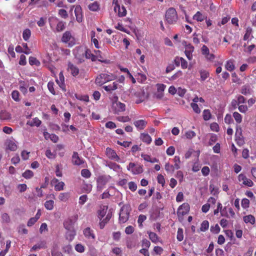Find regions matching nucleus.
Here are the masks:
<instances>
[{
    "instance_id": "1",
    "label": "nucleus",
    "mask_w": 256,
    "mask_h": 256,
    "mask_svg": "<svg viewBox=\"0 0 256 256\" xmlns=\"http://www.w3.org/2000/svg\"><path fill=\"white\" fill-rule=\"evenodd\" d=\"M116 76L110 72H107L100 74L96 78L95 82L97 85L102 86L104 84L114 80Z\"/></svg>"
},
{
    "instance_id": "2",
    "label": "nucleus",
    "mask_w": 256,
    "mask_h": 256,
    "mask_svg": "<svg viewBox=\"0 0 256 256\" xmlns=\"http://www.w3.org/2000/svg\"><path fill=\"white\" fill-rule=\"evenodd\" d=\"M165 18L168 24H175L178 20V14L176 9L174 8H169L166 12Z\"/></svg>"
},
{
    "instance_id": "3",
    "label": "nucleus",
    "mask_w": 256,
    "mask_h": 256,
    "mask_svg": "<svg viewBox=\"0 0 256 256\" xmlns=\"http://www.w3.org/2000/svg\"><path fill=\"white\" fill-rule=\"evenodd\" d=\"M190 210V205L187 202L182 204L178 207L177 211V214L180 222L182 221L184 219L183 216L189 212Z\"/></svg>"
},
{
    "instance_id": "4",
    "label": "nucleus",
    "mask_w": 256,
    "mask_h": 256,
    "mask_svg": "<svg viewBox=\"0 0 256 256\" xmlns=\"http://www.w3.org/2000/svg\"><path fill=\"white\" fill-rule=\"evenodd\" d=\"M130 210L128 206H123L120 210L119 214V222L120 223L126 222L129 218Z\"/></svg>"
},
{
    "instance_id": "5",
    "label": "nucleus",
    "mask_w": 256,
    "mask_h": 256,
    "mask_svg": "<svg viewBox=\"0 0 256 256\" xmlns=\"http://www.w3.org/2000/svg\"><path fill=\"white\" fill-rule=\"evenodd\" d=\"M75 58L78 60V63H82L86 60V48L82 47L78 48L74 52Z\"/></svg>"
},
{
    "instance_id": "6",
    "label": "nucleus",
    "mask_w": 256,
    "mask_h": 256,
    "mask_svg": "<svg viewBox=\"0 0 256 256\" xmlns=\"http://www.w3.org/2000/svg\"><path fill=\"white\" fill-rule=\"evenodd\" d=\"M111 177L110 176H100L96 180L97 188L98 191H102L105 187L106 184L110 181Z\"/></svg>"
},
{
    "instance_id": "7",
    "label": "nucleus",
    "mask_w": 256,
    "mask_h": 256,
    "mask_svg": "<svg viewBox=\"0 0 256 256\" xmlns=\"http://www.w3.org/2000/svg\"><path fill=\"white\" fill-rule=\"evenodd\" d=\"M61 40L62 42L68 44V46L70 47H72L75 44L74 38L69 31H66L64 33Z\"/></svg>"
},
{
    "instance_id": "8",
    "label": "nucleus",
    "mask_w": 256,
    "mask_h": 256,
    "mask_svg": "<svg viewBox=\"0 0 256 256\" xmlns=\"http://www.w3.org/2000/svg\"><path fill=\"white\" fill-rule=\"evenodd\" d=\"M127 169L131 171L133 174H138L143 172L142 166L136 164L134 162H130L127 166Z\"/></svg>"
},
{
    "instance_id": "9",
    "label": "nucleus",
    "mask_w": 256,
    "mask_h": 256,
    "mask_svg": "<svg viewBox=\"0 0 256 256\" xmlns=\"http://www.w3.org/2000/svg\"><path fill=\"white\" fill-rule=\"evenodd\" d=\"M238 178V182H242V184L245 186L252 187L254 184L253 182L250 179L247 178L243 174H240Z\"/></svg>"
},
{
    "instance_id": "10",
    "label": "nucleus",
    "mask_w": 256,
    "mask_h": 256,
    "mask_svg": "<svg viewBox=\"0 0 256 256\" xmlns=\"http://www.w3.org/2000/svg\"><path fill=\"white\" fill-rule=\"evenodd\" d=\"M134 96L136 98V103L138 104L143 102L147 98L148 94L144 92V90H140L134 94Z\"/></svg>"
},
{
    "instance_id": "11",
    "label": "nucleus",
    "mask_w": 256,
    "mask_h": 256,
    "mask_svg": "<svg viewBox=\"0 0 256 256\" xmlns=\"http://www.w3.org/2000/svg\"><path fill=\"white\" fill-rule=\"evenodd\" d=\"M83 234L84 236L88 240H94L96 239V235L92 229L88 227L83 230Z\"/></svg>"
},
{
    "instance_id": "12",
    "label": "nucleus",
    "mask_w": 256,
    "mask_h": 256,
    "mask_svg": "<svg viewBox=\"0 0 256 256\" xmlns=\"http://www.w3.org/2000/svg\"><path fill=\"white\" fill-rule=\"evenodd\" d=\"M117 10H118V14L119 17H124L126 16L127 14V11L126 8L124 6L120 8L118 2L116 1V2L115 3L114 10L116 12Z\"/></svg>"
},
{
    "instance_id": "13",
    "label": "nucleus",
    "mask_w": 256,
    "mask_h": 256,
    "mask_svg": "<svg viewBox=\"0 0 256 256\" xmlns=\"http://www.w3.org/2000/svg\"><path fill=\"white\" fill-rule=\"evenodd\" d=\"M113 108H114V113L118 114L126 110V105L120 102H116L113 104Z\"/></svg>"
},
{
    "instance_id": "14",
    "label": "nucleus",
    "mask_w": 256,
    "mask_h": 256,
    "mask_svg": "<svg viewBox=\"0 0 256 256\" xmlns=\"http://www.w3.org/2000/svg\"><path fill=\"white\" fill-rule=\"evenodd\" d=\"M51 184L54 186L56 191H60L64 190V183L63 182H59L56 178H54L51 180Z\"/></svg>"
},
{
    "instance_id": "15",
    "label": "nucleus",
    "mask_w": 256,
    "mask_h": 256,
    "mask_svg": "<svg viewBox=\"0 0 256 256\" xmlns=\"http://www.w3.org/2000/svg\"><path fill=\"white\" fill-rule=\"evenodd\" d=\"M133 124L138 130H142L146 128L148 122L144 120H134Z\"/></svg>"
},
{
    "instance_id": "16",
    "label": "nucleus",
    "mask_w": 256,
    "mask_h": 256,
    "mask_svg": "<svg viewBox=\"0 0 256 256\" xmlns=\"http://www.w3.org/2000/svg\"><path fill=\"white\" fill-rule=\"evenodd\" d=\"M106 154L107 156L112 160H115L118 162L120 158L116 154V152L110 148H106Z\"/></svg>"
},
{
    "instance_id": "17",
    "label": "nucleus",
    "mask_w": 256,
    "mask_h": 256,
    "mask_svg": "<svg viewBox=\"0 0 256 256\" xmlns=\"http://www.w3.org/2000/svg\"><path fill=\"white\" fill-rule=\"evenodd\" d=\"M194 51V47L190 44H186L185 46L184 53L188 60L192 59V52Z\"/></svg>"
},
{
    "instance_id": "18",
    "label": "nucleus",
    "mask_w": 256,
    "mask_h": 256,
    "mask_svg": "<svg viewBox=\"0 0 256 256\" xmlns=\"http://www.w3.org/2000/svg\"><path fill=\"white\" fill-rule=\"evenodd\" d=\"M74 14L76 17V20L78 22H80L82 21V8L80 5L76 6L74 10Z\"/></svg>"
},
{
    "instance_id": "19",
    "label": "nucleus",
    "mask_w": 256,
    "mask_h": 256,
    "mask_svg": "<svg viewBox=\"0 0 256 256\" xmlns=\"http://www.w3.org/2000/svg\"><path fill=\"white\" fill-rule=\"evenodd\" d=\"M72 162L76 166H80L84 163V160L78 156L77 152H74L72 156Z\"/></svg>"
},
{
    "instance_id": "20",
    "label": "nucleus",
    "mask_w": 256,
    "mask_h": 256,
    "mask_svg": "<svg viewBox=\"0 0 256 256\" xmlns=\"http://www.w3.org/2000/svg\"><path fill=\"white\" fill-rule=\"evenodd\" d=\"M68 70L74 76H78L79 74L78 68L71 62L68 64Z\"/></svg>"
},
{
    "instance_id": "21",
    "label": "nucleus",
    "mask_w": 256,
    "mask_h": 256,
    "mask_svg": "<svg viewBox=\"0 0 256 256\" xmlns=\"http://www.w3.org/2000/svg\"><path fill=\"white\" fill-rule=\"evenodd\" d=\"M243 220L246 224L254 225L256 223V218L252 214H248L243 216Z\"/></svg>"
},
{
    "instance_id": "22",
    "label": "nucleus",
    "mask_w": 256,
    "mask_h": 256,
    "mask_svg": "<svg viewBox=\"0 0 256 256\" xmlns=\"http://www.w3.org/2000/svg\"><path fill=\"white\" fill-rule=\"evenodd\" d=\"M74 222L70 218H68L64 222V226L66 230H72L74 228Z\"/></svg>"
},
{
    "instance_id": "23",
    "label": "nucleus",
    "mask_w": 256,
    "mask_h": 256,
    "mask_svg": "<svg viewBox=\"0 0 256 256\" xmlns=\"http://www.w3.org/2000/svg\"><path fill=\"white\" fill-rule=\"evenodd\" d=\"M112 215V212H108L106 218L100 220V229L104 228L106 224L111 218Z\"/></svg>"
},
{
    "instance_id": "24",
    "label": "nucleus",
    "mask_w": 256,
    "mask_h": 256,
    "mask_svg": "<svg viewBox=\"0 0 256 256\" xmlns=\"http://www.w3.org/2000/svg\"><path fill=\"white\" fill-rule=\"evenodd\" d=\"M76 235V232L74 229L67 230L66 234V238L69 242H72Z\"/></svg>"
},
{
    "instance_id": "25",
    "label": "nucleus",
    "mask_w": 256,
    "mask_h": 256,
    "mask_svg": "<svg viewBox=\"0 0 256 256\" xmlns=\"http://www.w3.org/2000/svg\"><path fill=\"white\" fill-rule=\"evenodd\" d=\"M233 60H230L226 62L225 64V68L226 70L230 72H232L236 68L234 62Z\"/></svg>"
},
{
    "instance_id": "26",
    "label": "nucleus",
    "mask_w": 256,
    "mask_h": 256,
    "mask_svg": "<svg viewBox=\"0 0 256 256\" xmlns=\"http://www.w3.org/2000/svg\"><path fill=\"white\" fill-rule=\"evenodd\" d=\"M148 234L149 236L150 239L151 240V241L154 243L156 244L158 242H162L160 240V238L154 232H148Z\"/></svg>"
},
{
    "instance_id": "27",
    "label": "nucleus",
    "mask_w": 256,
    "mask_h": 256,
    "mask_svg": "<svg viewBox=\"0 0 256 256\" xmlns=\"http://www.w3.org/2000/svg\"><path fill=\"white\" fill-rule=\"evenodd\" d=\"M118 83L116 82L108 86H104L103 88L108 92H112L118 88Z\"/></svg>"
},
{
    "instance_id": "28",
    "label": "nucleus",
    "mask_w": 256,
    "mask_h": 256,
    "mask_svg": "<svg viewBox=\"0 0 256 256\" xmlns=\"http://www.w3.org/2000/svg\"><path fill=\"white\" fill-rule=\"evenodd\" d=\"M108 208V206H104L100 208V210H98V218L100 220H101L102 218L104 217V216L106 215Z\"/></svg>"
},
{
    "instance_id": "29",
    "label": "nucleus",
    "mask_w": 256,
    "mask_h": 256,
    "mask_svg": "<svg viewBox=\"0 0 256 256\" xmlns=\"http://www.w3.org/2000/svg\"><path fill=\"white\" fill-rule=\"evenodd\" d=\"M56 83L58 84V86L64 91H66V90L64 88V77L63 75V74L62 72H60L59 74V80H56Z\"/></svg>"
},
{
    "instance_id": "30",
    "label": "nucleus",
    "mask_w": 256,
    "mask_h": 256,
    "mask_svg": "<svg viewBox=\"0 0 256 256\" xmlns=\"http://www.w3.org/2000/svg\"><path fill=\"white\" fill-rule=\"evenodd\" d=\"M42 124L41 120H40L38 118H33L32 120L28 121L26 124L31 126H39Z\"/></svg>"
},
{
    "instance_id": "31",
    "label": "nucleus",
    "mask_w": 256,
    "mask_h": 256,
    "mask_svg": "<svg viewBox=\"0 0 256 256\" xmlns=\"http://www.w3.org/2000/svg\"><path fill=\"white\" fill-rule=\"evenodd\" d=\"M140 138L143 142H146L147 144H150L152 142V138L148 134H141Z\"/></svg>"
},
{
    "instance_id": "32",
    "label": "nucleus",
    "mask_w": 256,
    "mask_h": 256,
    "mask_svg": "<svg viewBox=\"0 0 256 256\" xmlns=\"http://www.w3.org/2000/svg\"><path fill=\"white\" fill-rule=\"evenodd\" d=\"M252 30L250 27H248L246 30V33L244 36V40H248L253 38L252 36Z\"/></svg>"
},
{
    "instance_id": "33",
    "label": "nucleus",
    "mask_w": 256,
    "mask_h": 256,
    "mask_svg": "<svg viewBox=\"0 0 256 256\" xmlns=\"http://www.w3.org/2000/svg\"><path fill=\"white\" fill-rule=\"evenodd\" d=\"M240 92L244 95L248 96L251 94V90L248 85L243 86L240 90Z\"/></svg>"
},
{
    "instance_id": "34",
    "label": "nucleus",
    "mask_w": 256,
    "mask_h": 256,
    "mask_svg": "<svg viewBox=\"0 0 256 256\" xmlns=\"http://www.w3.org/2000/svg\"><path fill=\"white\" fill-rule=\"evenodd\" d=\"M46 242L44 241H42L34 245L30 250V251L36 250L41 248H46Z\"/></svg>"
},
{
    "instance_id": "35",
    "label": "nucleus",
    "mask_w": 256,
    "mask_h": 256,
    "mask_svg": "<svg viewBox=\"0 0 256 256\" xmlns=\"http://www.w3.org/2000/svg\"><path fill=\"white\" fill-rule=\"evenodd\" d=\"M206 18L204 15L202 14L200 12L198 11L193 16V19L198 22H202Z\"/></svg>"
},
{
    "instance_id": "36",
    "label": "nucleus",
    "mask_w": 256,
    "mask_h": 256,
    "mask_svg": "<svg viewBox=\"0 0 256 256\" xmlns=\"http://www.w3.org/2000/svg\"><path fill=\"white\" fill-rule=\"evenodd\" d=\"M217 208L220 211V215L224 216L226 218H228L229 216L228 212H224V210H226V207L222 208V204L220 202H218L217 204Z\"/></svg>"
},
{
    "instance_id": "37",
    "label": "nucleus",
    "mask_w": 256,
    "mask_h": 256,
    "mask_svg": "<svg viewBox=\"0 0 256 256\" xmlns=\"http://www.w3.org/2000/svg\"><path fill=\"white\" fill-rule=\"evenodd\" d=\"M86 59H90L92 61L95 62L96 60V55L92 54L91 51L86 48V55H85Z\"/></svg>"
},
{
    "instance_id": "38",
    "label": "nucleus",
    "mask_w": 256,
    "mask_h": 256,
    "mask_svg": "<svg viewBox=\"0 0 256 256\" xmlns=\"http://www.w3.org/2000/svg\"><path fill=\"white\" fill-rule=\"evenodd\" d=\"M7 148L11 151H15L17 149V145L14 142L10 140L8 142Z\"/></svg>"
},
{
    "instance_id": "39",
    "label": "nucleus",
    "mask_w": 256,
    "mask_h": 256,
    "mask_svg": "<svg viewBox=\"0 0 256 256\" xmlns=\"http://www.w3.org/2000/svg\"><path fill=\"white\" fill-rule=\"evenodd\" d=\"M31 36V31L28 28L25 29L22 33V38L25 41H28Z\"/></svg>"
},
{
    "instance_id": "40",
    "label": "nucleus",
    "mask_w": 256,
    "mask_h": 256,
    "mask_svg": "<svg viewBox=\"0 0 256 256\" xmlns=\"http://www.w3.org/2000/svg\"><path fill=\"white\" fill-rule=\"evenodd\" d=\"M29 64L31 66L35 65L36 66H40V62L34 56H30L29 58Z\"/></svg>"
},
{
    "instance_id": "41",
    "label": "nucleus",
    "mask_w": 256,
    "mask_h": 256,
    "mask_svg": "<svg viewBox=\"0 0 256 256\" xmlns=\"http://www.w3.org/2000/svg\"><path fill=\"white\" fill-rule=\"evenodd\" d=\"M70 197L68 192H62L58 196V198L61 201L66 202Z\"/></svg>"
},
{
    "instance_id": "42",
    "label": "nucleus",
    "mask_w": 256,
    "mask_h": 256,
    "mask_svg": "<svg viewBox=\"0 0 256 256\" xmlns=\"http://www.w3.org/2000/svg\"><path fill=\"white\" fill-rule=\"evenodd\" d=\"M54 202L52 200H47L44 203V207L48 210H52L54 208Z\"/></svg>"
},
{
    "instance_id": "43",
    "label": "nucleus",
    "mask_w": 256,
    "mask_h": 256,
    "mask_svg": "<svg viewBox=\"0 0 256 256\" xmlns=\"http://www.w3.org/2000/svg\"><path fill=\"white\" fill-rule=\"evenodd\" d=\"M209 222L208 220H204L201 224L200 230L202 232H206L208 229Z\"/></svg>"
},
{
    "instance_id": "44",
    "label": "nucleus",
    "mask_w": 256,
    "mask_h": 256,
    "mask_svg": "<svg viewBox=\"0 0 256 256\" xmlns=\"http://www.w3.org/2000/svg\"><path fill=\"white\" fill-rule=\"evenodd\" d=\"M220 227L218 225V224H216L215 225L212 226L210 228V232L214 234H218L220 232Z\"/></svg>"
},
{
    "instance_id": "45",
    "label": "nucleus",
    "mask_w": 256,
    "mask_h": 256,
    "mask_svg": "<svg viewBox=\"0 0 256 256\" xmlns=\"http://www.w3.org/2000/svg\"><path fill=\"white\" fill-rule=\"evenodd\" d=\"M176 238L179 242H182L184 240L183 229L182 228H178Z\"/></svg>"
},
{
    "instance_id": "46",
    "label": "nucleus",
    "mask_w": 256,
    "mask_h": 256,
    "mask_svg": "<svg viewBox=\"0 0 256 256\" xmlns=\"http://www.w3.org/2000/svg\"><path fill=\"white\" fill-rule=\"evenodd\" d=\"M233 116L238 124H240L242 122V116L238 112H234L233 113Z\"/></svg>"
},
{
    "instance_id": "47",
    "label": "nucleus",
    "mask_w": 256,
    "mask_h": 256,
    "mask_svg": "<svg viewBox=\"0 0 256 256\" xmlns=\"http://www.w3.org/2000/svg\"><path fill=\"white\" fill-rule=\"evenodd\" d=\"M210 193L213 195L218 194V188L214 184H210Z\"/></svg>"
},
{
    "instance_id": "48",
    "label": "nucleus",
    "mask_w": 256,
    "mask_h": 256,
    "mask_svg": "<svg viewBox=\"0 0 256 256\" xmlns=\"http://www.w3.org/2000/svg\"><path fill=\"white\" fill-rule=\"evenodd\" d=\"M146 216L144 214H140L138 216V226L140 228H142V222L146 220Z\"/></svg>"
},
{
    "instance_id": "49",
    "label": "nucleus",
    "mask_w": 256,
    "mask_h": 256,
    "mask_svg": "<svg viewBox=\"0 0 256 256\" xmlns=\"http://www.w3.org/2000/svg\"><path fill=\"white\" fill-rule=\"evenodd\" d=\"M211 114L209 110H204L203 112V118L204 120H208L211 118Z\"/></svg>"
},
{
    "instance_id": "50",
    "label": "nucleus",
    "mask_w": 256,
    "mask_h": 256,
    "mask_svg": "<svg viewBox=\"0 0 256 256\" xmlns=\"http://www.w3.org/2000/svg\"><path fill=\"white\" fill-rule=\"evenodd\" d=\"M250 204V200L248 198H244L242 199V202H241V204H242V207L243 208L246 209L248 208H249Z\"/></svg>"
},
{
    "instance_id": "51",
    "label": "nucleus",
    "mask_w": 256,
    "mask_h": 256,
    "mask_svg": "<svg viewBox=\"0 0 256 256\" xmlns=\"http://www.w3.org/2000/svg\"><path fill=\"white\" fill-rule=\"evenodd\" d=\"M22 176L25 178H30L34 176V172L30 170H26L22 174Z\"/></svg>"
},
{
    "instance_id": "52",
    "label": "nucleus",
    "mask_w": 256,
    "mask_h": 256,
    "mask_svg": "<svg viewBox=\"0 0 256 256\" xmlns=\"http://www.w3.org/2000/svg\"><path fill=\"white\" fill-rule=\"evenodd\" d=\"M88 8L90 10L95 12L99 9V4L97 2H94L89 4Z\"/></svg>"
},
{
    "instance_id": "53",
    "label": "nucleus",
    "mask_w": 256,
    "mask_h": 256,
    "mask_svg": "<svg viewBox=\"0 0 256 256\" xmlns=\"http://www.w3.org/2000/svg\"><path fill=\"white\" fill-rule=\"evenodd\" d=\"M48 88L52 94L53 95L56 94V91L54 88V82H48Z\"/></svg>"
},
{
    "instance_id": "54",
    "label": "nucleus",
    "mask_w": 256,
    "mask_h": 256,
    "mask_svg": "<svg viewBox=\"0 0 256 256\" xmlns=\"http://www.w3.org/2000/svg\"><path fill=\"white\" fill-rule=\"evenodd\" d=\"M200 78L202 81L205 80L208 76L209 73L206 70H200Z\"/></svg>"
},
{
    "instance_id": "55",
    "label": "nucleus",
    "mask_w": 256,
    "mask_h": 256,
    "mask_svg": "<svg viewBox=\"0 0 256 256\" xmlns=\"http://www.w3.org/2000/svg\"><path fill=\"white\" fill-rule=\"evenodd\" d=\"M116 120L120 122H126L130 120L128 116H119L116 118Z\"/></svg>"
},
{
    "instance_id": "56",
    "label": "nucleus",
    "mask_w": 256,
    "mask_h": 256,
    "mask_svg": "<svg viewBox=\"0 0 256 256\" xmlns=\"http://www.w3.org/2000/svg\"><path fill=\"white\" fill-rule=\"evenodd\" d=\"M174 166L176 170H178L180 168V158L178 156H175L174 158Z\"/></svg>"
},
{
    "instance_id": "57",
    "label": "nucleus",
    "mask_w": 256,
    "mask_h": 256,
    "mask_svg": "<svg viewBox=\"0 0 256 256\" xmlns=\"http://www.w3.org/2000/svg\"><path fill=\"white\" fill-rule=\"evenodd\" d=\"M64 28H65L64 23L62 21L59 22L58 23V24L56 25V30L57 32H59L62 31Z\"/></svg>"
},
{
    "instance_id": "58",
    "label": "nucleus",
    "mask_w": 256,
    "mask_h": 256,
    "mask_svg": "<svg viewBox=\"0 0 256 256\" xmlns=\"http://www.w3.org/2000/svg\"><path fill=\"white\" fill-rule=\"evenodd\" d=\"M82 176L85 178H89L91 176L90 171L88 169H83L81 171Z\"/></svg>"
},
{
    "instance_id": "59",
    "label": "nucleus",
    "mask_w": 256,
    "mask_h": 256,
    "mask_svg": "<svg viewBox=\"0 0 256 256\" xmlns=\"http://www.w3.org/2000/svg\"><path fill=\"white\" fill-rule=\"evenodd\" d=\"M0 116L1 119L4 120H8L10 119V118H11L10 114L8 112H2L0 114Z\"/></svg>"
},
{
    "instance_id": "60",
    "label": "nucleus",
    "mask_w": 256,
    "mask_h": 256,
    "mask_svg": "<svg viewBox=\"0 0 256 256\" xmlns=\"http://www.w3.org/2000/svg\"><path fill=\"white\" fill-rule=\"evenodd\" d=\"M176 168L173 165L166 163L165 164V170L167 172H173Z\"/></svg>"
},
{
    "instance_id": "61",
    "label": "nucleus",
    "mask_w": 256,
    "mask_h": 256,
    "mask_svg": "<svg viewBox=\"0 0 256 256\" xmlns=\"http://www.w3.org/2000/svg\"><path fill=\"white\" fill-rule=\"evenodd\" d=\"M128 186L129 189L132 191L134 192L137 189V185L134 182H130L128 183Z\"/></svg>"
},
{
    "instance_id": "62",
    "label": "nucleus",
    "mask_w": 256,
    "mask_h": 256,
    "mask_svg": "<svg viewBox=\"0 0 256 256\" xmlns=\"http://www.w3.org/2000/svg\"><path fill=\"white\" fill-rule=\"evenodd\" d=\"M75 250L78 252H83L85 250V248L84 246L82 244H78L76 245Z\"/></svg>"
},
{
    "instance_id": "63",
    "label": "nucleus",
    "mask_w": 256,
    "mask_h": 256,
    "mask_svg": "<svg viewBox=\"0 0 256 256\" xmlns=\"http://www.w3.org/2000/svg\"><path fill=\"white\" fill-rule=\"evenodd\" d=\"M190 106L192 108L193 110L196 114H200V108L198 104L196 103H191Z\"/></svg>"
},
{
    "instance_id": "64",
    "label": "nucleus",
    "mask_w": 256,
    "mask_h": 256,
    "mask_svg": "<svg viewBox=\"0 0 256 256\" xmlns=\"http://www.w3.org/2000/svg\"><path fill=\"white\" fill-rule=\"evenodd\" d=\"M210 128L212 130L218 132L219 131V126L216 122H212L210 125Z\"/></svg>"
}]
</instances>
